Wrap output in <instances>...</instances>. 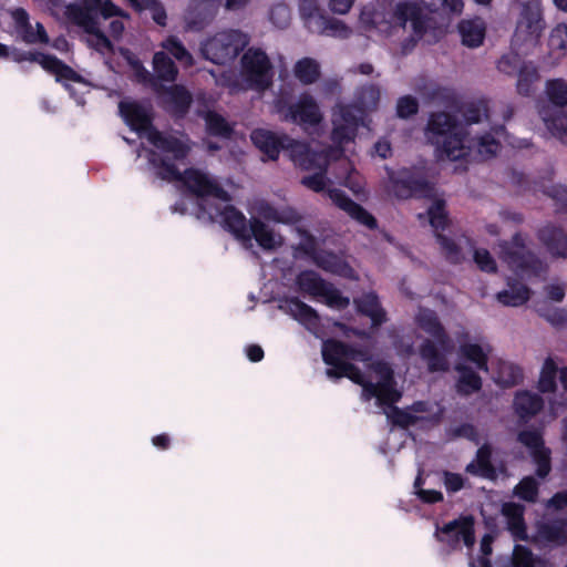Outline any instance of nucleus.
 <instances>
[{"instance_id": "12", "label": "nucleus", "mask_w": 567, "mask_h": 567, "mask_svg": "<svg viewBox=\"0 0 567 567\" xmlns=\"http://www.w3.org/2000/svg\"><path fill=\"white\" fill-rule=\"evenodd\" d=\"M252 144L270 161H276L282 150L295 152L301 142L290 138L286 134H277L269 130L256 128L250 135Z\"/></svg>"}, {"instance_id": "40", "label": "nucleus", "mask_w": 567, "mask_h": 567, "mask_svg": "<svg viewBox=\"0 0 567 567\" xmlns=\"http://www.w3.org/2000/svg\"><path fill=\"white\" fill-rule=\"evenodd\" d=\"M295 76L305 85L316 83L320 75V64L312 58H302L295 64Z\"/></svg>"}, {"instance_id": "64", "label": "nucleus", "mask_w": 567, "mask_h": 567, "mask_svg": "<svg viewBox=\"0 0 567 567\" xmlns=\"http://www.w3.org/2000/svg\"><path fill=\"white\" fill-rule=\"evenodd\" d=\"M514 567H535L533 551L523 545H516L513 554Z\"/></svg>"}, {"instance_id": "43", "label": "nucleus", "mask_w": 567, "mask_h": 567, "mask_svg": "<svg viewBox=\"0 0 567 567\" xmlns=\"http://www.w3.org/2000/svg\"><path fill=\"white\" fill-rule=\"evenodd\" d=\"M293 161L303 169L320 171V167L327 168V161L321 158L317 153L311 152L309 147L302 143V146H296L295 152H290Z\"/></svg>"}, {"instance_id": "52", "label": "nucleus", "mask_w": 567, "mask_h": 567, "mask_svg": "<svg viewBox=\"0 0 567 567\" xmlns=\"http://www.w3.org/2000/svg\"><path fill=\"white\" fill-rule=\"evenodd\" d=\"M435 237L441 247L442 254L449 262L456 265L463 260L462 250L452 238L441 233H436Z\"/></svg>"}, {"instance_id": "51", "label": "nucleus", "mask_w": 567, "mask_h": 567, "mask_svg": "<svg viewBox=\"0 0 567 567\" xmlns=\"http://www.w3.org/2000/svg\"><path fill=\"white\" fill-rule=\"evenodd\" d=\"M206 126L209 135L229 138L233 134V127L220 114L209 112L206 116Z\"/></svg>"}, {"instance_id": "2", "label": "nucleus", "mask_w": 567, "mask_h": 567, "mask_svg": "<svg viewBox=\"0 0 567 567\" xmlns=\"http://www.w3.org/2000/svg\"><path fill=\"white\" fill-rule=\"evenodd\" d=\"M426 135L429 141L437 146V151L451 161H457L467 155L465 128L454 115L447 112L441 111L430 115Z\"/></svg>"}, {"instance_id": "45", "label": "nucleus", "mask_w": 567, "mask_h": 567, "mask_svg": "<svg viewBox=\"0 0 567 567\" xmlns=\"http://www.w3.org/2000/svg\"><path fill=\"white\" fill-rule=\"evenodd\" d=\"M300 18L302 19L306 28L312 32L315 27L322 21L324 11L319 7L318 0H299L298 3Z\"/></svg>"}, {"instance_id": "4", "label": "nucleus", "mask_w": 567, "mask_h": 567, "mask_svg": "<svg viewBox=\"0 0 567 567\" xmlns=\"http://www.w3.org/2000/svg\"><path fill=\"white\" fill-rule=\"evenodd\" d=\"M389 192L398 199L432 198L434 187L424 174L415 168H386Z\"/></svg>"}, {"instance_id": "10", "label": "nucleus", "mask_w": 567, "mask_h": 567, "mask_svg": "<svg viewBox=\"0 0 567 567\" xmlns=\"http://www.w3.org/2000/svg\"><path fill=\"white\" fill-rule=\"evenodd\" d=\"M545 28L540 0H527L522 3L515 35L523 41H536Z\"/></svg>"}, {"instance_id": "6", "label": "nucleus", "mask_w": 567, "mask_h": 567, "mask_svg": "<svg viewBox=\"0 0 567 567\" xmlns=\"http://www.w3.org/2000/svg\"><path fill=\"white\" fill-rule=\"evenodd\" d=\"M276 112L286 122L298 125H318L322 121L320 107L315 97L305 92L297 102H291L289 96L280 95L275 100Z\"/></svg>"}, {"instance_id": "23", "label": "nucleus", "mask_w": 567, "mask_h": 567, "mask_svg": "<svg viewBox=\"0 0 567 567\" xmlns=\"http://www.w3.org/2000/svg\"><path fill=\"white\" fill-rule=\"evenodd\" d=\"M492 454L493 449L491 444L484 443L478 447L475 460L466 465L465 472L473 476L495 481L497 478V471L492 463Z\"/></svg>"}, {"instance_id": "1", "label": "nucleus", "mask_w": 567, "mask_h": 567, "mask_svg": "<svg viewBox=\"0 0 567 567\" xmlns=\"http://www.w3.org/2000/svg\"><path fill=\"white\" fill-rule=\"evenodd\" d=\"M416 323L425 333L434 340L424 339L419 347V354L426 363L427 370L434 372H445L449 370L446 354L454 350V342L437 315L432 310H424L416 317Z\"/></svg>"}, {"instance_id": "59", "label": "nucleus", "mask_w": 567, "mask_h": 567, "mask_svg": "<svg viewBox=\"0 0 567 567\" xmlns=\"http://www.w3.org/2000/svg\"><path fill=\"white\" fill-rule=\"evenodd\" d=\"M332 124L333 128L331 132V140L333 141V143L338 145H344L355 138L358 128L348 124H342L333 120Z\"/></svg>"}, {"instance_id": "56", "label": "nucleus", "mask_w": 567, "mask_h": 567, "mask_svg": "<svg viewBox=\"0 0 567 567\" xmlns=\"http://www.w3.org/2000/svg\"><path fill=\"white\" fill-rule=\"evenodd\" d=\"M517 441L526 446L530 454L545 449V441L540 430H523L517 434Z\"/></svg>"}, {"instance_id": "54", "label": "nucleus", "mask_w": 567, "mask_h": 567, "mask_svg": "<svg viewBox=\"0 0 567 567\" xmlns=\"http://www.w3.org/2000/svg\"><path fill=\"white\" fill-rule=\"evenodd\" d=\"M319 297L324 298V303L330 308L343 310L349 307L350 299L341 293L332 284L327 282Z\"/></svg>"}, {"instance_id": "39", "label": "nucleus", "mask_w": 567, "mask_h": 567, "mask_svg": "<svg viewBox=\"0 0 567 567\" xmlns=\"http://www.w3.org/2000/svg\"><path fill=\"white\" fill-rule=\"evenodd\" d=\"M389 406L391 408V411H390V413H388V417L390 419L391 423L394 426H398L403 430H408L409 427L415 425L416 423H419L422 420H429L434 423L440 422L439 414H435L431 417H423V416H417V415L411 413L408 410V408L400 409V408L395 406L394 404L389 405Z\"/></svg>"}, {"instance_id": "33", "label": "nucleus", "mask_w": 567, "mask_h": 567, "mask_svg": "<svg viewBox=\"0 0 567 567\" xmlns=\"http://www.w3.org/2000/svg\"><path fill=\"white\" fill-rule=\"evenodd\" d=\"M516 76L517 93L526 97L532 96L535 92L536 84L540 80L538 68L532 61H528L523 66H520V71Z\"/></svg>"}, {"instance_id": "42", "label": "nucleus", "mask_w": 567, "mask_h": 567, "mask_svg": "<svg viewBox=\"0 0 567 567\" xmlns=\"http://www.w3.org/2000/svg\"><path fill=\"white\" fill-rule=\"evenodd\" d=\"M312 33L326 34L347 39L351 34V29L341 20L324 14L322 21L313 24Z\"/></svg>"}, {"instance_id": "53", "label": "nucleus", "mask_w": 567, "mask_h": 567, "mask_svg": "<svg viewBox=\"0 0 567 567\" xmlns=\"http://www.w3.org/2000/svg\"><path fill=\"white\" fill-rule=\"evenodd\" d=\"M362 118L361 109L347 104L340 105L338 112L333 114V121L340 122L342 124L351 125L355 128H359L360 122Z\"/></svg>"}, {"instance_id": "32", "label": "nucleus", "mask_w": 567, "mask_h": 567, "mask_svg": "<svg viewBox=\"0 0 567 567\" xmlns=\"http://www.w3.org/2000/svg\"><path fill=\"white\" fill-rule=\"evenodd\" d=\"M547 102H539L538 106H554L565 109L567 106V81L561 78L547 80L545 83Z\"/></svg>"}, {"instance_id": "9", "label": "nucleus", "mask_w": 567, "mask_h": 567, "mask_svg": "<svg viewBox=\"0 0 567 567\" xmlns=\"http://www.w3.org/2000/svg\"><path fill=\"white\" fill-rule=\"evenodd\" d=\"M370 368L380 378L378 383H370L367 386V391L370 395V400L375 398L379 405H392L399 402L402 394L396 390V382L394 379V372L389 363L384 361H374L370 364Z\"/></svg>"}, {"instance_id": "24", "label": "nucleus", "mask_w": 567, "mask_h": 567, "mask_svg": "<svg viewBox=\"0 0 567 567\" xmlns=\"http://www.w3.org/2000/svg\"><path fill=\"white\" fill-rule=\"evenodd\" d=\"M214 19L212 4L199 2V0H190L188 10L185 16L186 29L189 31H203Z\"/></svg>"}, {"instance_id": "22", "label": "nucleus", "mask_w": 567, "mask_h": 567, "mask_svg": "<svg viewBox=\"0 0 567 567\" xmlns=\"http://www.w3.org/2000/svg\"><path fill=\"white\" fill-rule=\"evenodd\" d=\"M513 409L519 420L526 423L544 409V400L537 393L518 391L514 396Z\"/></svg>"}, {"instance_id": "61", "label": "nucleus", "mask_w": 567, "mask_h": 567, "mask_svg": "<svg viewBox=\"0 0 567 567\" xmlns=\"http://www.w3.org/2000/svg\"><path fill=\"white\" fill-rule=\"evenodd\" d=\"M162 47L176 60L192 61V55L183 44V42L175 35H169L162 44Z\"/></svg>"}, {"instance_id": "58", "label": "nucleus", "mask_w": 567, "mask_h": 567, "mask_svg": "<svg viewBox=\"0 0 567 567\" xmlns=\"http://www.w3.org/2000/svg\"><path fill=\"white\" fill-rule=\"evenodd\" d=\"M526 62L527 61L522 60L519 54L511 52L501 56L497 62V69L506 75L515 76L520 71V66Z\"/></svg>"}, {"instance_id": "46", "label": "nucleus", "mask_w": 567, "mask_h": 567, "mask_svg": "<svg viewBox=\"0 0 567 567\" xmlns=\"http://www.w3.org/2000/svg\"><path fill=\"white\" fill-rule=\"evenodd\" d=\"M45 71L53 74L56 82L72 81L75 83H84V78L80 73L55 55L52 56Z\"/></svg>"}, {"instance_id": "16", "label": "nucleus", "mask_w": 567, "mask_h": 567, "mask_svg": "<svg viewBox=\"0 0 567 567\" xmlns=\"http://www.w3.org/2000/svg\"><path fill=\"white\" fill-rule=\"evenodd\" d=\"M74 19H69L73 24L83 29V31L94 39L89 41V45L100 53L113 52L114 45L112 41L100 29L97 19L89 17L81 9L75 10Z\"/></svg>"}, {"instance_id": "19", "label": "nucleus", "mask_w": 567, "mask_h": 567, "mask_svg": "<svg viewBox=\"0 0 567 567\" xmlns=\"http://www.w3.org/2000/svg\"><path fill=\"white\" fill-rule=\"evenodd\" d=\"M147 141L161 152L172 154L175 161H184L190 152V147L187 143L172 134H165L157 128L147 134Z\"/></svg>"}, {"instance_id": "50", "label": "nucleus", "mask_w": 567, "mask_h": 567, "mask_svg": "<svg viewBox=\"0 0 567 567\" xmlns=\"http://www.w3.org/2000/svg\"><path fill=\"white\" fill-rule=\"evenodd\" d=\"M136 12L150 10L152 13L153 21L161 25H166L167 13L163 3L158 0H136V3L132 6Z\"/></svg>"}, {"instance_id": "30", "label": "nucleus", "mask_w": 567, "mask_h": 567, "mask_svg": "<svg viewBox=\"0 0 567 567\" xmlns=\"http://www.w3.org/2000/svg\"><path fill=\"white\" fill-rule=\"evenodd\" d=\"M508 289L502 290L496 295L497 300L509 307H519L526 303L530 298V289L515 279L507 282Z\"/></svg>"}, {"instance_id": "38", "label": "nucleus", "mask_w": 567, "mask_h": 567, "mask_svg": "<svg viewBox=\"0 0 567 567\" xmlns=\"http://www.w3.org/2000/svg\"><path fill=\"white\" fill-rule=\"evenodd\" d=\"M350 344L336 339H328L322 343V360L327 365L346 363Z\"/></svg>"}, {"instance_id": "20", "label": "nucleus", "mask_w": 567, "mask_h": 567, "mask_svg": "<svg viewBox=\"0 0 567 567\" xmlns=\"http://www.w3.org/2000/svg\"><path fill=\"white\" fill-rule=\"evenodd\" d=\"M538 115L554 137L567 143V111L554 106H538Z\"/></svg>"}, {"instance_id": "41", "label": "nucleus", "mask_w": 567, "mask_h": 567, "mask_svg": "<svg viewBox=\"0 0 567 567\" xmlns=\"http://www.w3.org/2000/svg\"><path fill=\"white\" fill-rule=\"evenodd\" d=\"M460 355L483 372H488V353L477 343H461Z\"/></svg>"}, {"instance_id": "25", "label": "nucleus", "mask_w": 567, "mask_h": 567, "mask_svg": "<svg viewBox=\"0 0 567 567\" xmlns=\"http://www.w3.org/2000/svg\"><path fill=\"white\" fill-rule=\"evenodd\" d=\"M454 369L458 373V378L455 383L457 394L461 396H470L482 390V378L473 370V368L464 363H456Z\"/></svg>"}, {"instance_id": "37", "label": "nucleus", "mask_w": 567, "mask_h": 567, "mask_svg": "<svg viewBox=\"0 0 567 567\" xmlns=\"http://www.w3.org/2000/svg\"><path fill=\"white\" fill-rule=\"evenodd\" d=\"M462 43L468 48H477L485 38L484 23L477 20H462L458 23Z\"/></svg>"}, {"instance_id": "27", "label": "nucleus", "mask_w": 567, "mask_h": 567, "mask_svg": "<svg viewBox=\"0 0 567 567\" xmlns=\"http://www.w3.org/2000/svg\"><path fill=\"white\" fill-rule=\"evenodd\" d=\"M281 308L308 329L319 324L320 318L318 312L312 307L301 301L298 297L287 298Z\"/></svg>"}, {"instance_id": "31", "label": "nucleus", "mask_w": 567, "mask_h": 567, "mask_svg": "<svg viewBox=\"0 0 567 567\" xmlns=\"http://www.w3.org/2000/svg\"><path fill=\"white\" fill-rule=\"evenodd\" d=\"M524 511V506L516 503H506L502 508L503 515L507 518L508 529L515 538L520 540L527 538Z\"/></svg>"}, {"instance_id": "36", "label": "nucleus", "mask_w": 567, "mask_h": 567, "mask_svg": "<svg viewBox=\"0 0 567 567\" xmlns=\"http://www.w3.org/2000/svg\"><path fill=\"white\" fill-rule=\"evenodd\" d=\"M538 536L542 540L556 546L567 544V523L558 519L549 523H543L538 527Z\"/></svg>"}, {"instance_id": "11", "label": "nucleus", "mask_w": 567, "mask_h": 567, "mask_svg": "<svg viewBox=\"0 0 567 567\" xmlns=\"http://www.w3.org/2000/svg\"><path fill=\"white\" fill-rule=\"evenodd\" d=\"M182 183L190 194L198 198L214 197L224 202L230 200L229 194L215 179L198 168H186Z\"/></svg>"}, {"instance_id": "28", "label": "nucleus", "mask_w": 567, "mask_h": 567, "mask_svg": "<svg viewBox=\"0 0 567 567\" xmlns=\"http://www.w3.org/2000/svg\"><path fill=\"white\" fill-rule=\"evenodd\" d=\"M359 313L369 317L372 327H380L386 321V313L381 307L379 297L374 292L364 293L361 298L354 300Z\"/></svg>"}, {"instance_id": "8", "label": "nucleus", "mask_w": 567, "mask_h": 567, "mask_svg": "<svg viewBox=\"0 0 567 567\" xmlns=\"http://www.w3.org/2000/svg\"><path fill=\"white\" fill-rule=\"evenodd\" d=\"M434 538L454 551L461 549V543L472 548L476 542L475 519L473 515H460L457 518L436 525Z\"/></svg>"}, {"instance_id": "60", "label": "nucleus", "mask_w": 567, "mask_h": 567, "mask_svg": "<svg viewBox=\"0 0 567 567\" xmlns=\"http://www.w3.org/2000/svg\"><path fill=\"white\" fill-rule=\"evenodd\" d=\"M329 178L327 177V168L320 167V171L316 172L311 175H306L301 178L300 183L308 189L315 193H322L327 188V184L329 183Z\"/></svg>"}, {"instance_id": "7", "label": "nucleus", "mask_w": 567, "mask_h": 567, "mask_svg": "<svg viewBox=\"0 0 567 567\" xmlns=\"http://www.w3.org/2000/svg\"><path fill=\"white\" fill-rule=\"evenodd\" d=\"M241 75L250 89L265 91L272 84V64L259 48H249L241 56Z\"/></svg>"}, {"instance_id": "26", "label": "nucleus", "mask_w": 567, "mask_h": 567, "mask_svg": "<svg viewBox=\"0 0 567 567\" xmlns=\"http://www.w3.org/2000/svg\"><path fill=\"white\" fill-rule=\"evenodd\" d=\"M224 228L240 241L248 237L249 220L234 205H226L220 212Z\"/></svg>"}, {"instance_id": "14", "label": "nucleus", "mask_w": 567, "mask_h": 567, "mask_svg": "<svg viewBox=\"0 0 567 567\" xmlns=\"http://www.w3.org/2000/svg\"><path fill=\"white\" fill-rule=\"evenodd\" d=\"M193 104L192 93L182 84L163 86L161 105L174 118H184Z\"/></svg>"}, {"instance_id": "55", "label": "nucleus", "mask_w": 567, "mask_h": 567, "mask_svg": "<svg viewBox=\"0 0 567 567\" xmlns=\"http://www.w3.org/2000/svg\"><path fill=\"white\" fill-rule=\"evenodd\" d=\"M319 297L324 298V303L330 308L343 310L349 307L350 299L341 293L332 284L327 282Z\"/></svg>"}, {"instance_id": "35", "label": "nucleus", "mask_w": 567, "mask_h": 567, "mask_svg": "<svg viewBox=\"0 0 567 567\" xmlns=\"http://www.w3.org/2000/svg\"><path fill=\"white\" fill-rule=\"evenodd\" d=\"M328 281L315 270H302L296 277L298 290L303 295L319 297Z\"/></svg>"}, {"instance_id": "3", "label": "nucleus", "mask_w": 567, "mask_h": 567, "mask_svg": "<svg viewBox=\"0 0 567 567\" xmlns=\"http://www.w3.org/2000/svg\"><path fill=\"white\" fill-rule=\"evenodd\" d=\"M498 257L516 276L538 278L546 274L547 265L526 245V237L515 233L509 240L498 244Z\"/></svg>"}, {"instance_id": "21", "label": "nucleus", "mask_w": 567, "mask_h": 567, "mask_svg": "<svg viewBox=\"0 0 567 567\" xmlns=\"http://www.w3.org/2000/svg\"><path fill=\"white\" fill-rule=\"evenodd\" d=\"M247 233L248 237L243 238V243H250L254 238L264 250H274L282 243L281 237L258 217L249 219Z\"/></svg>"}, {"instance_id": "57", "label": "nucleus", "mask_w": 567, "mask_h": 567, "mask_svg": "<svg viewBox=\"0 0 567 567\" xmlns=\"http://www.w3.org/2000/svg\"><path fill=\"white\" fill-rule=\"evenodd\" d=\"M514 492L520 499L534 503L539 492L538 483L533 476H526L515 486Z\"/></svg>"}, {"instance_id": "5", "label": "nucleus", "mask_w": 567, "mask_h": 567, "mask_svg": "<svg viewBox=\"0 0 567 567\" xmlns=\"http://www.w3.org/2000/svg\"><path fill=\"white\" fill-rule=\"evenodd\" d=\"M249 42L247 34L240 30L217 32L202 43V53L215 64H226L236 59Z\"/></svg>"}, {"instance_id": "34", "label": "nucleus", "mask_w": 567, "mask_h": 567, "mask_svg": "<svg viewBox=\"0 0 567 567\" xmlns=\"http://www.w3.org/2000/svg\"><path fill=\"white\" fill-rule=\"evenodd\" d=\"M150 164L156 169L158 178L167 182H182L184 172H181L177 166L168 158L157 154L154 151L150 152Z\"/></svg>"}, {"instance_id": "18", "label": "nucleus", "mask_w": 567, "mask_h": 567, "mask_svg": "<svg viewBox=\"0 0 567 567\" xmlns=\"http://www.w3.org/2000/svg\"><path fill=\"white\" fill-rule=\"evenodd\" d=\"M537 239L556 258H567V233L559 226L547 224L536 233Z\"/></svg>"}, {"instance_id": "49", "label": "nucleus", "mask_w": 567, "mask_h": 567, "mask_svg": "<svg viewBox=\"0 0 567 567\" xmlns=\"http://www.w3.org/2000/svg\"><path fill=\"white\" fill-rule=\"evenodd\" d=\"M430 225L434 228L435 234L445 230L449 226V216L445 209L444 199H435L427 209Z\"/></svg>"}, {"instance_id": "63", "label": "nucleus", "mask_w": 567, "mask_h": 567, "mask_svg": "<svg viewBox=\"0 0 567 567\" xmlns=\"http://www.w3.org/2000/svg\"><path fill=\"white\" fill-rule=\"evenodd\" d=\"M450 440L466 439L475 444L480 443V435L477 429L471 423H462L457 426L451 427L446 431Z\"/></svg>"}, {"instance_id": "17", "label": "nucleus", "mask_w": 567, "mask_h": 567, "mask_svg": "<svg viewBox=\"0 0 567 567\" xmlns=\"http://www.w3.org/2000/svg\"><path fill=\"white\" fill-rule=\"evenodd\" d=\"M78 9L93 19H97V14H101L104 19L113 17L130 18V14L114 4L112 0H83L82 4L72 3L66 7L68 19H74Z\"/></svg>"}, {"instance_id": "15", "label": "nucleus", "mask_w": 567, "mask_h": 567, "mask_svg": "<svg viewBox=\"0 0 567 567\" xmlns=\"http://www.w3.org/2000/svg\"><path fill=\"white\" fill-rule=\"evenodd\" d=\"M327 195L338 208L346 212L359 224L365 226L370 230L378 228L377 218L363 206L351 199L343 190L339 188H328Z\"/></svg>"}, {"instance_id": "44", "label": "nucleus", "mask_w": 567, "mask_h": 567, "mask_svg": "<svg viewBox=\"0 0 567 567\" xmlns=\"http://www.w3.org/2000/svg\"><path fill=\"white\" fill-rule=\"evenodd\" d=\"M153 68L158 79L174 82L178 74L175 62L165 53L156 52L153 56Z\"/></svg>"}, {"instance_id": "29", "label": "nucleus", "mask_w": 567, "mask_h": 567, "mask_svg": "<svg viewBox=\"0 0 567 567\" xmlns=\"http://www.w3.org/2000/svg\"><path fill=\"white\" fill-rule=\"evenodd\" d=\"M396 16L403 22H411L413 33L421 39L427 30V19L420 8L411 2H402L396 7Z\"/></svg>"}, {"instance_id": "48", "label": "nucleus", "mask_w": 567, "mask_h": 567, "mask_svg": "<svg viewBox=\"0 0 567 567\" xmlns=\"http://www.w3.org/2000/svg\"><path fill=\"white\" fill-rule=\"evenodd\" d=\"M558 368L551 358H547L543 364L539 380L538 390L542 393L555 392L557 388L556 377Z\"/></svg>"}, {"instance_id": "62", "label": "nucleus", "mask_w": 567, "mask_h": 567, "mask_svg": "<svg viewBox=\"0 0 567 567\" xmlns=\"http://www.w3.org/2000/svg\"><path fill=\"white\" fill-rule=\"evenodd\" d=\"M535 464H536V475L539 478H546L551 471V451L548 447H545L540 451H536L530 454Z\"/></svg>"}, {"instance_id": "13", "label": "nucleus", "mask_w": 567, "mask_h": 567, "mask_svg": "<svg viewBox=\"0 0 567 567\" xmlns=\"http://www.w3.org/2000/svg\"><path fill=\"white\" fill-rule=\"evenodd\" d=\"M118 113L131 131L150 134L156 127L153 124L152 107L138 101H120Z\"/></svg>"}, {"instance_id": "47", "label": "nucleus", "mask_w": 567, "mask_h": 567, "mask_svg": "<svg viewBox=\"0 0 567 567\" xmlns=\"http://www.w3.org/2000/svg\"><path fill=\"white\" fill-rule=\"evenodd\" d=\"M11 17L16 23V28L21 34L22 40L29 44H35L34 30L30 23V17L25 9L16 8L11 12Z\"/></svg>"}]
</instances>
